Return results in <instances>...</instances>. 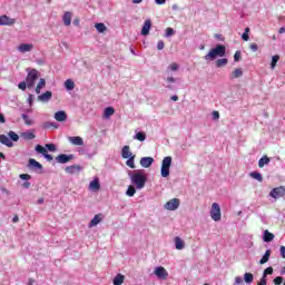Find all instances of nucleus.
<instances>
[{"label":"nucleus","instance_id":"1","mask_svg":"<svg viewBox=\"0 0 285 285\" xmlns=\"http://www.w3.org/2000/svg\"><path fill=\"white\" fill-rule=\"evenodd\" d=\"M130 181L135 185L137 190H142L146 188V181H148V177L146 176V171L144 170H136L129 174Z\"/></svg>","mask_w":285,"mask_h":285},{"label":"nucleus","instance_id":"2","mask_svg":"<svg viewBox=\"0 0 285 285\" xmlns=\"http://www.w3.org/2000/svg\"><path fill=\"white\" fill-rule=\"evenodd\" d=\"M226 56V46L217 45L213 48L205 57V61H215L217 57H225Z\"/></svg>","mask_w":285,"mask_h":285},{"label":"nucleus","instance_id":"3","mask_svg":"<svg viewBox=\"0 0 285 285\" xmlns=\"http://www.w3.org/2000/svg\"><path fill=\"white\" fill-rule=\"evenodd\" d=\"M37 79H39V71L31 69L26 77L27 88H35V81H37Z\"/></svg>","mask_w":285,"mask_h":285},{"label":"nucleus","instance_id":"4","mask_svg":"<svg viewBox=\"0 0 285 285\" xmlns=\"http://www.w3.org/2000/svg\"><path fill=\"white\" fill-rule=\"evenodd\" d=\"M210 217L214 222L222 220V208L219 207V204L213 203L212 209H210Z\"/></svg>","mask_w":285,"mask_h":285},{"label":"nucleus","instance_id":"5","mask_svg":"<svg viewBox=\"0 0 285 285\" xmlns=\"http://www.w3.org/2000/svg\"><path fill=\"white\" fill-rule=\"evenodd\" d=\"M269 196L273 197V199H279V197H285V187H275L271 190Z\"/></svg>","mask_w":285,"mask_h":285},{"label":"nucleus","instance_id":"6","mask_svg":"<svg viewBox=\"0 0 285 285\" xmlns=\"http://www.w3.org/2000/svg\"><path fill=\"white\" fill-rule=\"evenodd\" d=\"M180 200L179 198H173L165 204L166 210H177L179 208Z\"/></svg>","mask_w":285,"mask_h":285},{"label":"nucleus","instance_id":"7","mask_svg":"<svg viewBox=\"0 0 285 285\" xmlns=\"http://www.w3.org/2000/svg\"><path fill=\"white\" fill-rule=\"evenodd\" d=\"M154 275H156L158 279H168V271H166L163 266L156 267Z\"/></svg>","mask_w":285,"mask_h":285},{"label":"nucleus","instance_id":"8","mask_svg":"<svg viewBox=\"0 0 285 285\" xmlns=\"http://www.w3.org/2000/svg\"><path fill=\"white\" fill-rule=\"evenodd\" d=\"M17 20L14 18H10L7 14L0 16V26H14Z\"/></svg>","mask_w":285,"mask_h":285},{"label":"nucleus","instance_id":"9","mask_svg":"<svg viewBox=\"0 0 285 285\" xmlns=\"http://www.w3.org/2000/svg\"><path fill=\"white\" fill-rule=\"evenodd\" d=\"M150 28H153V21L150 19H147L144 22V26H142V29H141L142 37H148V35H150Z\"/></svg>","mask_w":285,"mask_h":285},{"label":"nucleus","instance_id":"10","mask_svg":"<svg viewBox=\"0 0 285 285\" xmlns=\"http://www.w3.org/2000/svg\"><path fill=\"white\" fill-rule=\"evenodd\" d=\"M73 156L72 155H66V154H60L56 157V161H58V164H68V161H72Z\"/></svg>","mask_w":285,"mask_h":285},{"label":"nucleus","instance_id":"11","mask_svg":"<svg viewBox=\"0 0 285 285\" xmlns=\"http://www.w3.org/2000/svg\"><path fill=\"white\" fill-rule=\"evenodd\" d=\"M154 163H155V158H153V157H142V158H140V166L142 168H150Z\"/></svg>","mask_w":285,"mask_h":285},{"label":"nucleus","instance_id":"12","mask_svg":"<svg viewBox=\"0 0 285 285\" xmlns=\"http://www.w3.org/2000/svg\"><path fill=\"white\" fill-rule=\"evenodd\" d=\"M0 144H2V146H7V148H12V146H14L12 140L10 138H8V136H6L3 134L0 135Z\"/></svg>","mask_w":285,"mask_h":285},{"label":"nucleus","instance_id":"13","mask_svg":"<svg viewBox=\"0 0 285 285\" xmlns=\"http://www.w3.org/2000/svg\"><path fill=\"white\" fill-rule=\"evenodd\" d=\"M104 219V217L101 216V214H97L95 215V217L90 220L89 223V228H95V226H97L98 224H101V220Z\"/></svg>","mask_w":285,"mask_h":285},{"label":"nucleus","instance_id":"14","mask_svg":"<svg viewBox=\"0 0 285 285\" xmlns=\"http://www.w3.org/2000/svg\"><path fill=\"white\" fill-rule=\"evenodd\" d=\"M52 99V91H46L45 94L38 96V101H42L43 104L50 101Z\"/></svg>","mask_w":285,"mask_h":285},{"label":"nucleus","instance_id":"15","mask_svg":"<svg viewBox=\"0 0 285 285\" xmlns=\"http://www.w3.org/2000/svg\"><path fill=\"white\" fill-rule=\"evenodd\" d=\"M65 171L68 173L69 175H75V173H81V166L79 165L68 166L66 167Z\"/></svg>","mask_w":285,"mask_h":285},{"label":"nucleus","instance_id":"16","mask_svg":"<svg viewBox=\"0 0 285 285\" xmlns=\"http://www.w3.org/2000/svg\"><path fill=\"white\" fill-rule=\"evenodd\" d=\"M135 155H132V153L130 151V146L126 145L122 147L121 150V157L122 159H128L130 157H134Z\"/></svg>","mask_w":285,"mask_h":285},{"label":"nucleus","instance_id":"17","mask_svg":"<svg viewBox=\"0 0 285 285\" xmlns=\"http://www.w3.org/2000/svg\"><path fill=\"white\" fill-rule=\"evenodd\" d=\"M35 46L32 43H21L18 47L19 52H31Z\"/></svg>","mask_w":285,"mask_h":285},{"label":"nucleus","instance_id":"18","mask_svg":"<svg viewBox=\"0 0 285 285\" xmlns=\"http://www.w3.org/2000/svg\"><path fill=\"white\" fill-rule=\"evenodd\" d=\"M69 141L72 146H83V138L80 136L69 137Z\"/></svg>","mask_w":285,"mask_h":285},{"label":"nucleus","instance_id":"19","mask_svg":"<svg viewBox=\"0 0 285 285\" xmlns=\"http://www.w3.org/2000/svg\"><path fill=\"white\" fill-rule=\"evenodd\" d=\"M65 26H70L72 23V12L66 11L62 17Z\"/></svg>","mask_w":285,"mask_h":285},{"label":"nucleus","instance_id":"20","mask_svg":"<svg viewBox=\"0 0 285 285\" xmlns=\"http://www.w3.org/2000/svg\"><path fill=\"white\" fill-rule=\"evenodd\" d=\"M174 242H175L176 250H184V247L186 246V244L181 238H179V236H176L174 238Z\"/></svg>","mask_w":285,"mask_h":285},{"label":"nucleus","instance_id":"21","mask_svg":"<svg viewBox=\"0 0 285 285\" xmlns=\"http://www.w3.org/2000/svg\"><path fill=\"white\" fill-rule=\"evenodd\" d=\"M239 77H244V71L240 68H236L232 71L229 79H239Z\"/></svg>","mask_w":285,"mask_h":285},{"label":"nucleus","instance_id":"22","mask_svg":"<svg viewBox=\"0 0 285 285\" xmlns=\"http://www.w3.org/2000/svg\"><path fill=\"white\" fill-rule=\"evenodd\" d=\"M55 119L56 121H66V119H68V115L66 114V111H57L55 114Z\"/></svg>","mask_w":285,"mask_h":285},{"label":"nucleus","instance_id":"23","mask_svg":"<svg viewBox=\"0 0 285 285\" xmlns=\"http://www.w3.org/2000/svg\"><path fill=\"white\" fill-rule=\"evenodd\" d=\"M21 137H23V139H26V141H30V140L35 139V137H37V136L35 135V129H31L30 131L22 132Z\"/></svg>","mask_w":285,"mask_h":285},{"label":"nucleus","instance_id":"24","mask_svg":"<svg viewBox=\"0 0 285 285\" xmlns=\"http://www.w3.org/2000/svg\"><path fill=\"white\" fill-rule=\"evenodd\" d=\"M263 239L266 243L273 242V239H275V234L268 232V229H266L263 234Z\"/></svg>","mask_w":285,"mask_h":285},{"label":"nucleus","instance_id":"25","mask_svg":"<svg viewBox=\"0 0 285 285\" xmlns=\"http://www.w3.org/2000/svg\"><path fill=\"white\" fill-rule=\"evenodd\" d=\"M89 188L91 190H99L101 188V184H99V178H95L94 180L90 181Z\"/></svg>","mask_w":285,"mask_h":285},{"label":"nucleus","instance_id":"26","mask_svg":"<svg viewBox=\"0 0 285 285\" xmlns=\"http://www.w3.org/2000/svg\"><path fill=\"white\" fill-rule=\"evenodd\" d=\"M271 164V158L268 156H264L258 160V167L264 168V166H268Z\"/></svg>","mask_w":285,"mask_h":285},{"label":"nucleus","instance_id":"27","mask_svg":"<svg viewBox=\"0 0 285 285\" xmlns=\"http://www.w3.org/2000/svg\"><path fill=\"white\" fill-rule=\"evenodd\" d=\"M115 115V108L114 107H107L104 111L105 119H110Z\"/></svg>","mask_w":285,"mask_h":285},{"label":"nucleus","instance_id":"28","mask_svg":"<svg viewBox=\"0 0 285 285\" xmlns=\"http://www.w3.org/2000/svg\"><path fill=\"white\" fill-rule=\"evenodd\" d=\"M41 88H46V79L41 78L36 87V94L41 95Z\"/></svg>","mask_w":285,"mask_h":285},{"label":"nucleus","instance_id":"29","mask_svg":"<svg viewBox=\"0 0 285 285\" xmlns=\"http://www.w3.org/2000/svg\"><path fill=\"white\" fill-rule=\"evenodd\" d=\"M161 166L165 168H170V166H173V157H170V156L165 157L163 159Z\"/></svg>","mask_w":285,"mask_h":285},{"label":"nucleus","instance_id":"30","mask_svg":"<svg viewBox=\"0 0 285 285\" xmlns=\"http://www.w3.org/2000/svg\"><path fill=\"white\" fill-rule=\"evenodd\" d=\"M137 193V189L135 188V185H129L126 191L127 197H135V194Z\"/></svg>","mask_w":285,"mask_h":285},{"label":"nucleus","instance_id":"31","mask_svg":"<svg viewBox=\"0 0 285 285\" xmlns=\"http://www.w3.org/2000/svg\"><path fill=\"white\" fill-rule=\"evenodd\" d=\"M253 279H255V276L252 273L244 274V282L246 284H253Z\"/></svg>","mask_w":285,"mask_h":285},{"label":"nucleus","instance_id":"32","mask_svg":"<svg viewBox=\"0 0 285 285\" xmlns=\"http://www.w3.org/2000/svg\"><path fill=\"white\" fill-rule=\"evenodd\" d=\"M271 259V249H267L264 256L261 258L259 264H266Z\"/></svg>","mask_w":285,"mask_h":285},{"label":"nucleus","instance_id":"33","mask_svg":"<svg viewBox=\"0 0 285 285\" xmlns=\"http://www.w3.org/2000/svg\"><path fill=\"white\" fill-rule=\"evenodd\" d=\"M124 279H125L124 275L121 274L116 275V277L114 278V285L124 284Z\"/></svg>","mask_w":285,"mask_h":285},{"label":"nucleus","instance_id":"34","mask_svg":"<svg viewBox=\"0 0 285 285\" xmlns=\"http://www.w3.org/2000/svg\"><path fill=\"white\" fill-rule=\"evenodd\" d=\"M65 88L67 90H75V81H72L71 79H67L65 81Z\"/></svg>","mask_w":285,"mask_h":285},{"label":"nucleus","instance_id":"35","mask_svg":"<svg viewBox=\"0 0 285 285\" xmlns=\"http://www.w3.org/2000/svg\"><path fill=\"white\" fill-rule=\"evenodd\" d=\"M29 165L33 166V168H39L40 170L43 168V166L39 161L35 160V158L29 159Z\"/></svg>","mask_w":285,"mask_h":285},{"label":"nucleus","instance_id":"36","mask_svg":"<svg viewBox=\"0 0 285 285\" xmlns=\"http://www.w3.org/2000/svg\"><path fill=\"white\" fill-rule=\"evenodd\" d=\"M95 28L98 32H106L107 27L106 24H104L102 22H98L95 24Z\"/></svg>","mask_w":285,"mask_h":285},{"label":"nucleus","instance_id":"37","mask_svg":"<svg viewBox=\"0 0 285 285\" xmlns=\"http://www.w3.org/2000/svg\"><path fill=\"white\" fill-rule=\"evenodd\" d=\"M227 65H228V59H226V58L218 59L216 61L217 68H224V66H227Z\"/></svg>","mask_w":285,"mask_h":285},{"label":"nucleus","instance_id":"38","mask_svg":"<svg viewBox=\"0 0 285 285\" xmlns=\"http://www.w3.org/2000/svg\"><path fill=\"white\" fill-rule=\"evenodd\" d=\"M249 175L253 179H256L257 181H264V177L257 171L250 173Z\"/></svg>","mask_w":285,"mask_h":285},{"label":"nucleus","instance_id":"39","mask_svg":"<svg viewBox=\"0 0 285 285\" xmlns=\"http://www.w3.org/2000/svg\"><path fill=\"white\" fill-rule=\"evenodd\" d=\"M277 61H279V56L278 55L273 56L272 57V62H271L272 70H275V67L277 66Z\"/></svg>","mask_w":285,"mask_h":285},{"label":"nucleus","instance_id":"40","mask_svg":"<svg viewBox=\"0 0 285 285\" xmlns=\"http://www.w3.org/2000/svg\"><path fill=\"white\" fill-rule=\"evenodd\" d=\"M36 153H39L40 155H46L48 153V149H46L43 146L41 145H37L36 146Z\"/></svg>","mask_w":285,"mask_h":285},{"label":"nucleus","instance_id":"41","mask_svg":"<svg viewBox=\"0 0 285 285\" xmlns=\"http://www.w3.org/2000/svg\"><path fill=\"white\" fill-rule=\"evenodd\" d=\"M135 139H137L138 141H146V134L142 131H139L136 134Z\"/></svg>","mask_w":285,"mask_h":285},{"label":"nucleus","instance_id":"42","mask_svg":"<svg viewBox=\"0 0 285 285\" xmlns=\"http://www.w3.org/2000/svg\"><path fill=\"white\" fill-rule=\"evenodd\" d=\"M8 136L10 137L9 139H10L11 141H19V135H18L17 132H14V131H9V132H8Z\"/></svg>","mask_w":285,"mask_h":285},{"label":"nucleus","instance_id":"43","mask_svg":"<svg viewBox=\"0 0 285 285\" xmlns=\"http://www.w3.org/2000/svg\"><path fill=\"white\" fill-rule=\"evenodd\" d=\"M135 157L136 156H131L127 158L126 166H128L129 168H135Z\"/></svg>","mask_w":285,"mask_h":285},{"label":"nucleus","instance_id":"44","mask_svg":"<svg viewBox=\"0 0 285 285\" xmlns=\"http://www.w3.org/2000/svg\"><path fill=\"white\" fill-rule=\"evenodd\" d=\"M161 177H168L170 175V167H163L160 169Z\"/></svg>","mask_w":285,"mask_h":285},{"label":"nucleus","instance_id":"45","mask_svg":"<svg viewBox=\"0 0 285 285\" xmlns=\"http://www.w3.org/2000/svg\"><path fill=\"white\" fill-rule=\"evenodd\" d=\"M267 275H273V267H267V268L263 272V277L266 278Z\"/></svg>","mask_w":285,"mask_h":285},{"label":"nucleus","instance_id":"46","mask_svg":"<svg viewBox=\"0 0 285 285\" xmlns=\"http://www.w3.org/2000/svg\"><path fill=\"white\" fill-rule=\"evenodd\" d=\"M22 119L27 126H32V120H29L28 115L23 114Z\"/></svg>","mask_w":285,"mask_h":285},{"label":"nucleus","instance_id":"47","mask_svg":"<svg viewBox=\"0 0 285 285\" xmlns=\"http://www.w3.org/2000/svg\"><path fill=\"white\" fill-rule=\"evenodd\" d=\"M173 35H175V29L168 27L166 29V37H173Z\"/></svg>","mask_w":285,"mask_h":285},{"label":"nucleus","instance_id":"48","mask_svg":"<svg viewBox=\"0 0 285 285\" xmlns=\"http://www.w3.org/2000/svg\"><path fill=\"white\" fill-rule=\"evenodd\" d=\"M46 148H48L50 153H55L57 150V146H55V144H47Z\"/></svg>","mask_w":285,"mask_h":285},{"label":"nucleus","instance_id":"49","mask_svg":"<svg viewBox=\"0 0 285 285\" xmlns=\"http://www.w3.org/2000/svg\"><path fill=\"white\" fill-rule=\"evenodd\" d=\"M20 179L24 181H29V179H32V176H30L29 174H21Z\"/></svg>","mask_w":285,"mask_h":285},{"label":"nucleus","instance_id":"50","mask_svg":"<svg viewBox=\"0 0 285 285\" xmlns=\"http://www.w3.org/2000/svg\"><path fill=\"white\" fill-rule=\"evenodd\" d=\"M283 282H284V277H282V276H277L276 278H274L275 285H281Z\"/></svg>","mask_w":285,"mask_h":285},{"label":"nucleus","instance_id":"51","mask_svg":"<svg viewBox=\"0 0 285 285\" xmlns=\"http://www.w3.org/2000/svg\"><path fill=\"white\" fill-rule=\"evenodd\" d=\"M45 128H59L56 122H46Z\"/></svg>","mask_w":285,"mask_h":285},{"label":"nucleus","instance_id":"52","mask_svg":"<svg viewBox=\"0 0 285 285\" xmlns=\"http://www.w3.org/2000/svg\"><path fill=\"white\" fill-rule=\"evenodd\" d=\"M249 48H250V51L252 52H257V50H259V47L257 46V43H252L250 46H249Z\"/></svg>","mask_w":285,"mask_h":285},{"label":"nucleus","instance_id":"53","mask_svg":"<svg viewBox=\"0 0 285 285\" xmlns=\"http://www.w3.org/2000/svg\"><path fill=\"white\" fill-rule=\"evenodd\" d=\"M27 87H28V82H26V81H22V82H20V83L18 85V88H19L20 90H26Z\"/></svg>","mask_w":285,"mask_h":285},{"label":"nucleus","instance_id":"54","mask_svg":"<svg viewBox=\"0 0 285 285\" xmlns=\"http://www.w3.org/2000/svg\"><path fill=\"white\" fill-rule=\"evenodd\" d=\"M242 59V51H236L234 55V61H239Z\"/></svg>","mask_w":285,"mask_h":285},{"label":"nucleus","instance_id":"55","mask_svg":"<svg viewBox=\"0 0 285 285\" xmlns=\"http://www.w3.org/2000/svg\"><path fill=\"white\" fill-rule=\"evenodd\" d=\"M169 69L175 72V71L179 70V66L174 62V63H171V65L169 66Z\"/></svg>","mask_w":285,"mask_h":285},{"label":"nucleus","instance_id":"56","mask_svg":"<svg viewBox=\"0 0 285 285\" xmlns=\"http://www.w3.org/2000/svg\"><path fill=\"white\" fill-rule=\"evenodd\" d=\"M268 284V281L266 279V277L262 276L261 282L257 283V285H266Z\"/></svg>","mask_w":285,"mask_h":285},{"label":"nucleus","instance_id":"57","mask_svg":"<svg viewBox=\"0 0 285 285\" xmlns=\"http://www.w3.org/2000/svg\"><path fill=\"white\" fill-rule=\"evenodd\" d=\"M164 41L159 40L157 43V50H164Z\"/></svg>","mask_w":285,"mask_h":285},{"label":"nucleus","instance_id":"58","mask_svg":"<svg viewBox=\"0 0 285 285\" xmlns=\"http://www.w3.org/2000/svg\"><path fill=\"white\" fill-rule=\"evenodd\" d=\"M45 159H47V161H52L53 157L52 155L48 154V151L45 154Z\"/></svg>","mask_w":285,"mask_h":285},{"label":"nucleus","instance_id":"59","mask_svg":"<svg viewBox=\"0 0 285 285\" xmlns=\"http://www.w3.org/2000/svg\"><path fill=\"white\" fill-rule=\"evenodd\" d=\"M281 257L285 259V246H281Z\"/></svg>","mask_w":285,"mask_h":285},{"label":"nucleus","instance_id":"60","mask_svg":"<svg viewBox=\"0 0 285 285\" xmlns=\"http://www.w3.org/2000/svg\"><path fill=\"white\" fill-rule=\"evenodd\" d=\"M213 119L217 120L219 119V111H213Z\"/></svg>","mask_w":285,"mask_h":285},{"label":"nucleus","instance_id":"61","mask_svg":"<svg viewBox=\"0 0 285 285\" xmlns=\"http://www.w3.org/2000/svg\"><path fill=\"white\" fill-rule=\"evenodd\" d=\"M242 39H243V41H248L250 39V37L248 36V33H243Z\"/></svg>","mask_w":285,"mask_h":285},{"label":"nucleus","instance_id":"62","mask_svg":"<svg viewBox=\"0 0 285 285\" xmlns=\"http://www.w3.org/2000/svg\"><path fill=\"white\" fill-rule=\"evenodd\" d=\"M242 282H244V281L242 279V277H239V276H236V277H235V284H242Z\"/></svg>","mask_w":285,"mask_h":285},{"label":"nucleus","instance_id":"63","mask_svg":"<svg viewBox=\"0 0 285 285\" xmlns=\"http://www.w3.org/2000/svg\"><path fill=\"white\" fill-rule=\"evenodd\" d=\"M0 124H6V116L3 114H0Z\"/></svg>","mask_w":285,"mask_h":285},{"label":"nucleus","instance_id":"64","mask_svg":"<svg viewBox=\"0 0 285 285\" xmlns=\"http://www.w3.org/2000/svg\"><path fill=\"white\" fill-rule=\"evenodd\" d=\"M157 6H164L166 3V0H155Z\"/></svg>","mask_w":285,"mask_h":285}]
</instances>
